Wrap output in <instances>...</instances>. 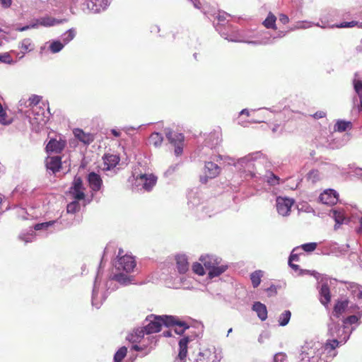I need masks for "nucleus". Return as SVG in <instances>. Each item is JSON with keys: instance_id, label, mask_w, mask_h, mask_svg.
<instances>
[{"instance_id": "obj_1", "label": "nucleus", "mask_w": 362, "mask_h": 362, "mask_svg": "<svg viewBox=\"0 0 362 362\" xmlns=\"http://www.w3.org/2000/svg\"><path fill=\"white\" fill-rule=\"evenodd\" d=\"M337 343L335 341L325 342H305L300 349L298 356V362H331L337 356L336 348Z\"/></svg>"}, {"instance_id": "obj_2", "label": "nucleus", "mask_w": 362, "mask_h": 362, "mask_svg": "<svg viewBox=\"0 0 362 362\" xmlns=\"http://www.w3.org/2000/svg\"><path fill=\"white\" fill-rule=\"evenodd\" d=\"M123 250L119 249L117 259L115 263L116 272L112 279L107 281L105 284L107 291L108 290H115V287L111 288V286L115 281L122 286H127L133 284L134 277L130 274L134 272V269L136 267V261L131 255H123Z\"/></svg>"}, {"instance_id": "obj_3", "label": "nucleus", "mask_w": 362, "mask_h": 362, "mask_svg": "<svg viewBox=\"0 0 362 362\" xmlns=\"http://www.w3.org/2000/svg\"><path fill=\"white\" fill-rule=\"evenodd\" d=\"M262 156V154L260 152L250 153L237 160L234 159L233 165L243 175L245 179H252L256 182L260 181L262 174L258 172L257 164Z\"/></svg>"}, {"instance_id": "obj_4", "label": "nucleus", "mask_w": 362, "mask_h": 362, "mask_svg": "<svg viewBox=\"0 0 362 362\" xmlns=\"http://www.w3.org/2000/svg\"><path fill=\"white\" fill-rule=\"evenodd\" d=\"M327 327V334L329 337H333V339H327L326 342L335 341L337 343V347L339 345L344 344L350 338L352 332L355 329V327H352L348 332L346 331L347 327L344 325V324L340 325L339 322L334 319L333 317H329Z\"/></svg>"}, {"instance_id": "obj_5", "label": "nucleus", "mask_w": 362, "mask_h": 362, "mask_svg": "<svg viewBox=\"0 0 362 362\" xmlns=\"http://www.w3.org/2000/svg\"><path fill=\"white\" fill-rule=\"evenodd\" d=\"M146 321L148 324L144 326L145 332L146 334H151L160 332L163 325L169 327V325L173 322V316L151 315L147 317Z\"/></svg>"}, {"instance_id": "obj_6", "label": "nucleus", "mask_w": 362, "mask_h": 362, "mask_svg": "<svg viewBox=\"0 0 362 362\" xmlns=\"http://www.w3.org/2000/svg\"><path fill=\"white\" fill-rule=\"evenodd\" d=\"M200 9L210 21H213L216 29L217 26L226 28V25L229 24L227 18L230 17V15L227 13L216 11L215 8H211L207 4H204Z\"/></svg>"}, {"instance_id": "obj_7", "label": "nucleus", "mask_w": 362, "mask_h": 362, "mask_svg": "<svg viewBox=\"0 0 362 362\" xmlns=\"http://www.w3.org/2000/svg\"><path fill=\"white\" fill-rule=\"evenodd\" d=\"M112 0H76L77 5L84 13H97L105 11Z\"/></svg>"}, {"instance_id": "obj_8", "label": "nucleus", "mask_w": 362, "mask_h": 362, "mask_svg": "<svg viewBox=\"0 0 362 362\" xmlns=\"http://www.w3.org/2000/svg\"><path fill=\"white\" fill-rule=\"evenodd\" d=\"M45 106L33 105V107L24 112V115L28 118L30 124L35 126H42L46 123Z\"/></svg>"}, {"instance_id": "obj_9", "label": "nucleus", "mask_w": 362, "mask_h": 362, "mask_svg": "<svg viewBox=\"0 0 362 362\" xmlns=\"http://www.w3.org/2000/svg\"><path fill=\"white\" fill-rule=\"evenodd\" d=\"M104 288L101 287V278L98 270L95 278L92 293V305L96 308H99L107 297V292L104 291Z\"/></svg>"}, {"instance_id": "obj_10", "label": "nucleus", "mask_w": 362, "mask_h": 362, "mask_svg": "<svg viewBox=\"0 0 362 362\" xmlns=\"http://www.w3.org/2000/svg\"><path fill=\"white\" fill-rule=\"evenodd\" d=\"M133 177L135 178V185L136 187L141 186V189L146 192L151 191L157 181V177L152 174L136 175V173H134Z\"/></svg>"}, {"instance_id": "obj_11", "label": "nucleus", "mask_w": 362, "mask_h": 362, "mask_svg": "<svg viewBox=\"0 0 362 362\" xmlns=\"http://www.w3.org/2000/svg\"><path fill=\"white\" fill-rule=\"evenodd\" d=\"M221 167L213 161H206L203 175L200 177L202 183H206L209 179L216 177L221 173Z\"/></svg>"}, {"instance_id": "obj_12", "label": "nucleus", "mask_w": 362, "mask_h": 362, "mask_svg": "<svg viewBox=\"0 0 362 362\" xmlns=\"http://www.w3.org/2000/svg\"><path fill=\"white\" fill-rule=\"evenodd\" d=\"M352 83L355 93L352 99L354 107L357 108L358 112H362V81L358 73H355Z\"/></svg>"}, {"instance_id": "obj_13", "label": "nucleus", "mask_w": 362, "mask_h": 362, "mask_svg": "<svg viewBox=\"0 0 362 362\" xmlns=\"http://www.w3.org/2000/svg\"><path fill=\"white\" fill-rule=\"evenodd\" d=\"M329 216L335 221L334 230H337L340 225L349 222V214L347 207L333 209L330 211Z\"/></svg>"}, {"instance_id": "obj_14", "label": "nucleus", "mask_w": 362, "mask_h": 362, "mask_svg": "<svg viewBox=\"0 0 362 362\" xmlns=\"http://www.w3.org/2000/svg\"><path fill=\"white\" fill-rule=\"evenodd\" d=\"M358 306L356 305H351L349 306V301L347 299L338 300L333 309V311L330 317H333L334 319L337 320L341 317V315L346 312H352L355 309H358Z\"/></svg>"}, {"instance_id": "obj_15", "label": "nucleus", "mask_w": 362, "mask_h": 362, "mask_svg": "<svg viewBox=\"0 0 362 362\" xmlns=\"http://www.w3.org/2000/svg\"><path fill=\"white\" fill-rule=\"evenodd\" d=\"M85 187L82 179L80 177H75L71 187L69 194L76 200H83L85 199Z\"/></svg>"}, {"instance_id": "obj_16", "label": "nucleus", "mask_w": 362, "mask_h": 362, "mask_svg": "<svg viewBox=\"0 0 362 362\" xmlns=\"http://www.w3.org/2000/svg\"><path fill=\"white\" fill-rule=\"evenodd\" d=\"M293 204L294 200L293 199L283 197H277L276 206L279 214L282 216H288Z\"/></svg>"}, {"instance_id": "obj_17", "label": "nucleus", "mask_w": 362, "mask_h": 362, "mask_svg": "<svg viewBox=\"0 0 362 362\" xmlns=\"http://www.w3.org/2000/svg\"><path fill=\"white\" fill-rule=\"evenodd\" d=\"M232 37H229V42H244L247 44H252V45H262V44H267V42H262L259 41H252L249 40L250 38L252 37L253 36L248 34V32L245 30H239L238 29V32L236 34H233L231 35Z\"/></svg>"}, {"instance_id": "obj_18", "label": "nucleus", "mask_w": 362, "mask_h": 362, "mask_svg": "<svg viewBox=\"0 0 362 362\" xmlns=\"http://www.w3.org/2000/svg\"><path fill=\"white\" fill-rule=\"evenodd\" d=\"M66 141L59 136V139H51L46 146V150L49 153H59L65 148Z\"/></svg>"}, {"instance_id": "obj_19", "label": "nucleus", "mask_w": 362, "mask_h": 362, "mask_svg": "<svg viewBox=\"0 0 362 362\" xmlns=\"http://www.w3.org/2000/svg\"><path fill=\"white\" fill-rule=\"evenodd\" d=\"M339 194L338 193L332 189H326L319 197L320 202L327 205H333L338 202Z\"/></svg>"}, {"instance_id": "obj_20", "label": "nucleus", "mask_w": 362, "mask_h": 362, "mask_svg": "<svg viewBox=\"0 0 362 362\" xmlns=\"http://www.w3.org/2000/svg\"><path fill=\"white\" fill-rule=\"evenodd\" d=\"M187 205L189 209H194L202 204V193L197 189H191L187 194Z\"/></svg>"}, {"instance_id": "obj_21", "label": "nucleus", "mask_w": 362, "mask_h": 362, "mask_svg": "<svg viewBox=\"0 0 362 362\" xmlns=\"http://www.w3.org/2000/svg\"><path fill=\"white\" fill-rule=\"evenodd\" d=\"M35 23L37 24V28H39V26H43V27H52L57 25L62 24L64 22H66V19H58L55 18L51 16H43L40 17L39 18H37L35 20Z\"/></svg>"}, {"instance_id": "obj_22", "label": "nucleus", "mask_w": 362, "mask_h": 362, "mask_svg": "<svg viewBox=\"0 0 362 362\" xmlns=\"http://www.w3.org/2000/svg\"><path fill=\"white\" fill-rule=\"evenodd\" d=\"M220 358L216 355V349H206L200 352L196 359V362H218Z\"/></svg>"}, {"instance_id": "obj_23", "label": "nucleus", "mask_w": 362, "mask_h": 362, "mask_svg": "<svg viewBox=\"0 0 362 362\" xmlns=\"http://www.w3.org/2000/svg\"><path fill=\"white\" fill-rule=\"evenodd\" d=\"M199 260L208 272L221 262L220 257L213 255H202L200 257Z\"/></svg>"}, {"instance_id": "obj_24", "label": "nucleus", "mask_w": 362, "mask_h": 362, "mask_svg": "<svg viewBox=\"0 0 362 362\" xmlns=\"http://www.w3.org/2000/svg\"><path fill=\"white\" fill-rule=\"evenodd\" d=\"M87 180L92 191L98 192L100 189L103 181L98 174L91 172L88 175Z\"/></svg>"}, {"instance_id": "obj_25", "label": "nucleus", "mask_w": 362, "mask_h": 362, "mask_svg": "<svg viewBox=\"0 0 362 362\" xmlns=\"http://www.w3.org/2000/svg\"><path fill=\"white\" fill-rule=\"evenodd\" d=\"M222 141L221 133L218 130L211 132L205 140V144L211 148H215Z\"/></svg>"}, {"instance_id": "obj_26", "label": "nucleus", "mask_w": 362, "mask_h": 362, "mask_svg": "<svg viewBox=\"0 0 362 362\" xmlns=\"http://www.w3.org/2000/svg\"><path fill=\"white\" fill-rule=\"evenodd\" d=\"M46 167L47 170L53 173L59 171L62 167V159L60 156L48 157L46 160Z\"/></svg>"}, {"instance_id": "obj_27", "label": "nucleus", "mask_w": 362, "mask_h": 362, "mask_svg": "<svg viewBox=\"0 0 362 362\" xmlns=\"http://www.w3.org/2000/svg\"><path fill=\"white\" fill-rule=\"evenodd\" d=\"M177 269L179 273L185 274L189 269V262L186 255H177L175 257Z\"/></svg>"}, {"instance_id": "obj_28", "label": "nucleus", "mask_w": 362, "mask_h": 362, "mask_svg": "<svg viewBox=\"0 0 362 362\" xmlns=\"http://www.w3.org/2000/svg\"><path fill=\"white\" fill-rule=\"evenodd\" d=\"M165 135L169 142L173 146L181 144L184 141L185 137L181 133H177L170 129H166Z\"/></svg>"}, {"instance_id": "obj_29", "label": "nucleus", "mask_w": 362, "mask_h": 362, "mask_svg": "<svg viewBox=\"0 0 362 362\" xmlns=\"http://www.w3.org/2000/svg\"><path fill=\"white\" fill-rule=\"evenodd\" d=\"M188 337H183L179 341V354L177 362H185L187 354Z\"/></svg>"}, {"instance_id": "obj_30", "label": "nucleus", "mask_w": 362, "mask_h": 362, "mask_svg": "<svg viewBox=\"0 0 362 362\" xmlns=\"http://www.w3.org/2000/svg\"><path fill=\"white\" fill-rule=\"evenodd\" d=\"M216 30L219 33L221 36L224 39L229 41V37H232L233 34H236L238 32V28L233 27L232 25L228 24L226 25V28H222L221 26H217Z\"/></svg>"}, {"instance_id": "obj_31", "label": "nucleus", "mask_w": 362, "mask_h": 362, "mask_svg": "<svg viewBox=\"0 0 362 362\" xmlns=\"http://www.w3.org/2000/svg\"><path fill=\"white\" fill-rule=\"evenodd\" d=\"M105 169L107 170H110L112 168L116 167V165L119 163L120 158L117 155L114 154H107L105 155L103 157Z\"/></svg>"}, {"instance_id": "obj_32", "label": "nucleus", "mask_w": 362, "mask_h": 362, "mask_svg": "<svg viewBox=\"0 0 362 362\" xmlns=\"http://www.w3.org/2000/svg\"><path fill=\"white\" fill-rule=\"evenodd\" d=\"M252 310L255 311L260 320L264 321L267 318V309L264 304L260 302H255L252 305Z\"/></svg>"}, {"instance_id": "obj_33", "label": "nucleus", "mask_w": 362, "mask_h": 362, "mask_svg": "<svg viewBox=\"0 0 362 362\" xmlns=\"http://www.w3.org/2000/svg\"><path fill=\"white\" fill-rule=\"evenodd\" d=\"M319 293L321 303L325 306H327L331 300V295L328 285L327 284H322Z\"/></svg>"}, {"instance_id": "obj_34", "label": "nucleus", "mask_w": 362, "mask_h": 362, "mask_svg": "<svg viewBox=\"0 0 362 362\" xmlns=\"http://www.w3.org/2000/svg\"><path fill=\"white\" fill-rule=\"evenodd\" d=\"M74 134L80 141L85 144H90L94 139L91 134L86 133L80 129H75Z\"/></svg>"}, {"instance_id": "obj_35", "label": "nucleus", "mask_w": 362, "mask_h": 362, "mask_svg": "<svg viewBox=\"0 0 362 362\" xmlns=\"http://www.w3.org/2000/svg\"><path fill=\"white\" fill-rule=\"evenodd\" d=\"M346 287L354 297H356L358 299L362 298V288L360 285L354 282H348L346 284Z\"/></svg>"}, {"instance_id": "obj_36", "label": "nucleus", "mask_w": 362, "mask_h": 362, "mask_svg": "<svg viewBox=\"0 0 362 362\" xmlns=\"http://www.w3.org/2000/svg\"><path fill=\"white\" fill-rule=\"evenodd\" d=\"M18 48L23 53H28L35 49V45L30 38H25L19 42Z\"/></svg>"}, {"instance_id": "obj_37", "label": "nucleus", "mask_w": 362, "mask_h": 362, "mask_svg": "<svg viewBox=\"0 0 362 362\" xmlns=\"http://www.w3.org/2000/svg\"><path fill=\"white\" fill-rule=\"evenodd\" d=\"M170 326H175V332L180 335L182 334L185 331L189 328L185 322L180 321L175 317H173V322L169 325V327Z\"/></svg>"}, {"instance_id": "obj_38", "label": "nucleus", "mask_w": 362, "mask_h": 362, "mask_svg": "<svg viewBox=\"0 0 362 362\" xmlns=\"http://www.w3.org/2000/svg\"><path fill=\"white\" fill-rule=\"evenodd\" d=\"M228 266L226 264H223L221 262L219 264H217L208 272V276L210 279L217 277L225 272Z\"/></svg>"}, {"instance_id": "obj_39", "label": "nucleus", "mask_w": 362, "mask_h": 362, "mask_svg": "<svg viewBox=\"0 0 362 362\" xmlns=\"http://www.w3.org/2000/svg\"><path fill=\"white\" fill-rule=\"evenodd\" d=\"M46 45H48V49L52 54L59 52L63 49L64 46L62 45L59 40H54L46 42Z\"/></svg>"}, {"instance_id": "obj_40", "label": "nucleus", "mask_w": 362, "mask_h": 362, "mask_svg": "<svg viewBox=\"0 0 362 362\" xmlns=\"http://www.w3.org/2000/svg\"><path fill=\"white\" fill-rule=\"evenodd\" d=\"M76 36V30L74 28H70L64 33L60 37V41L65 47L69 44Z\"/></svg>"}, {"instance_id": "obj_41", "label": "nucleus", "mask_w": 362, "mask_h": 362, "mask_svg": "<svg viewBox=\"0 0 362 362\" xmlns=\"http://www.w3.org/2000/svg\"><path fill=\"white\" fill-rule=\"evenodd\" d=\"M264 272L262 270H256L250 274V280L254 288H257L261 283Z\"/></svg>"}, {"instance_id": "obj_42", "label": "nucleus", "mask_w": 362, "mask_h": 362, "mask_svg": "<svg viewBox=\"0 0 362 362\" xmlns=\"http://www.w3.org/2000/svg\"><path fill=\"white\" fill-rule=\"evenodd\" d=\"M19 239L23 241L25 243H28L33 242L35 238V233L33 230V228H30L28 232L25 233L22 232L20 233L18 236Z\"/></svg>"}, {"instance_id": "obj_43", "label": "nucleus", "mask_w": 362, "mask_h": 362, "mask_svg": "<svg viewBox=\"0 0 362 362\" xmlns=\"http://www.w3.org/2000/svg\"><path fill=\"white\" fill-rule=\"evenodd\" d=\"M260 180L266 181L269 185L275 186L279 184V177L274 173L269 172L267 175L262 176Z\"/></svg>"}, {"instance_id": "obj_44", "label": "nucleus", "mask_w": 362, "mask_h": 362, "mask_svg": "<svg viewBox=\"0 0 362 362\" xmlns=\"http://www.w3.org/2000/svg\"><path fill=\"white\" fill-rule=\"evenodd\" d=\"M352 127L351 122L344 120H338L334 125V129L336 132H343Z\"/></svg>"}, {"instance_id": "obj_45", "label": "nucleus", "mask_w": 362, "mask_h": 362, "mask_svg": "<svg viewBox=\"0 0 362 362\" xmlns=\"http://www.w3.org/2000/svg\"><path fill=\"white\" fill-rule=\"evenodd\" d=\"M163 140V137L161 134L158 132H153L149 137V143L156 147H158L161 145Z\"/></svg>"}, {"instance_id": "obj_46", "label": "nucleus", "mask_w": 362, "mask_h": 362, "mask_svg": "<svg viewBox=\"0 0 362 362\" xmlns=\"http://www.w3.org/2000/svg\"><path fill=\"white\" fill-rule=\"evenodd\" d=\"M41 97L37 95H33L29 98L27 101L24 102V105L25 107L30 108L33 107V105H43L45 106V104H40Z\"/></svg>"}, {"instance_id": "obj_47", "label": "nucleus", "mask_w": 362, "mask_h": 362, "mask_svg": "<svg viewBox=\"0 0 362 362\" xmlns=\"http://www.w3.org/2000/svg\"><path fill=\"white\" fill-rule=\"evenodd\" d=\"M209 161H213L214 163H219L220 161H223L225 163H227L229 165H233V163L234 161V158H232L227 156H222V155H214L210 158Z\"/></svg>"}, {"instance_id": "obj_48", "label": "nucleus", "mask_w": 362, "mask_h": 362, "mask_svg": "<svg viewBox=\"0 0 362 362\" xmlns=\"http://www.w3.org/2000/svg\"><path fill=\"white\" fill-rule=\"evenodd\" d=\"M145 334V327L138 328L134 330V334H132L130 337H128V339L129 341H132L133 342H136L139 341L141 338L144 337Z\"/></svg>"}, {"instance_id": "obj_49", "label": "nucleus", "mask_w": 362, "mask_h": 362, "mask_svg": "<svg viewBox=\"0 0 362 362\" xmlns=\"http://www.w3.org/2000/svg\"><path fill=\"white\" fill-rule=\"evenodd\" d=\"M291 313L289 310H284L279 317V325L280 326H286L290 321Z\"/></svg>"}, {"instance_id": "obj_50", "label": "nucleus", "mask_w": 362, "mask_h": 362, "mask_svg": "<svg viewBox=\"0 0 362 362\" xmlns=\"http://www.w3.org/2000/svg\"><path fill=\"white\" fill-rule=\"evenodd\" d=\"M276 21V16L273 13H269L268 14L267 18L264 21L263 25L267 28L276 29V23H275Z\"/></svg>"}, {"instance_id": "obj_51", "label": "nucleus", "mask_w": 362, "mask_h": 362, "mask_svg": "<svg viewBox=\"0 0 362 362\" xmlns=\"http://www.w3.org/2000/svg\"><path fill=\"white\" fill-rule=\"evenodd\" d=\"M127 349L125 346L121 347L115 354L114 361L115 362H122V361L127 356Z\"/></svg>"}, {"instance_id": "obj_52", "label": "nucleus", "mask_w": 362, "mask_h": 362, "mask_svg": "<svg viewBox=\"0 0 362 362\" xmlns=\"http://www.w3.org/2000/svg\"><path fill=\"white\" fill-rule=\"evenodd\" d=\"M56 222L57 221H50L47 222L37 223L33 226V230L34 229L35 230H47L50 226H53Z\"/></svg>"}, {"instance_id": "obj_53", "label": "nucleus", "mask_w": 362, "mask_h": 362, "mask_svg": "<svg viewBox=\"0 0 362 362\" xmlns=\"http://www.w3.org/2000/svg\"><path fill=\"white\" fill-rule=\"evenodd\" d=\"M79 200L74 199V201L70 202L66 206V211L69 214H74L80 210L81 205L78 203Z\"/></svg>"}, {"instance_id": "obj_54", "label": "nucleus", "mask_w": 362, "mask_h": 362, "mask_svg": "<svg viewBox=\"0 0 362 362\" xmlns=\"http://www.w3.org/2000/svg\"><path fill=\"white\" fill-rule=\"evenodd\" d=\"M307 178L312 183H315L320 180V173L317 170H312L308 173Z\"/></svg>"}, {"instance_id": "obj_55", "label": "nucleus", "mask_w": 362, "mask_h": 362, "mask_svg": "<svg viewBox=\"0 0 362 362\" xmlns=\"http://www.w3.org/2000/svg\"><path fill=\"white\" fill-rule=\"evenodd\" d=\"M302 254L303 252L300 251V247L293 248L288 258L289 262H298L299 256Z\"/></svg>"}, {"instance_id": "obj_56", "label": "nucleus", "mask_w": 362, "mask_h": 362, "mask_svg": "<svg viewBox=\"0 0 362 362\" xmlns=\"http://www.w3.org/2000/svg\"><path fill=\"white\" fill-rule=\"evenodd\" d=\"M317 245L316 243H308L303 244L299 247H300V251L303 250L306 252H311L316 249Z\"/></svg>"}, {"instance_id": "obj_57", "label": "nucleus", "mask_w": 362, "mask_h": 362, "mask_svg": "<svg viewBox=\"0 0 362 362\" xmlns=\"http://www.w3.org/2000/svg\"><path fill=\"white\" fill-rule=\"evenodd\" d=\"M358 321H360V317H358V316L356 315H352L344 318L343 320V324L344 325L346 326V325H353L357 323Z\"/></svg>"}, {"instance_id": "obj_58", "label": "nucleus", "mask_w": 362, "mask_h": 362, "mask_svg": "<svg viewBox=\"0 0 362 362\" xmlns=\"http://www.w3.org/2000/svg\"><path fill=\"white\" fill-rule=\"evenodd\" d=\"M313 25L320 26L318 23L315 24L312 22L307 21H302L297 22V28H298L299 30L308 29V28H311Z\"/></svg>"}, {"instance_id": "obj_59", "label": "nucleus", "mask_w": 362, "mask_h": 362, "mask_svg": "<svg viewBox=\"0 0 362 362\" xmlns=\"http://www.w3.org/2000/svg\"><path fill=\"white\" fill-rule=\"evenodd\" d=\"M192 270L195 274L199 276H202L205 274L204 268L201 263H194L192 265Z\"/></svg>"}, {"instance_id": "obj_60", "label": "nucleus", "mask_w": 362, "mask_h": 362, "mask_svg": "<svg viewBox=\"0 0 362 362\" xmlns=\"http://www.w3.org/2000/svg\"><path fill=\"white\" fill-rule=\"evenodd\" d=\"M12 122V119L8 118L4 110L0 112V124L3 125H8Z\"/></svg>"}, {"instance_id": "obj_61", "label": "nucleus", "mask_w": 362, "mask_h": 362, "mask_svg": "<svg viewBox=\"0 0 362 362\" xmlns=\"http://www.w3.org/2000/svg\"><path fill=\"white\" fill-rule=\"evenodd\" d=\"M0 62L6 64H13L14 62L8 53L0 54Z\"/></svg>"}, {"instance_id": "obj_62", "label": "nucleus", "mask_w": 362, "mask_h": 362, "mask_svg": "<svg viewBox=\"0 0 362 362\" xmlns=\"http://www.w3.org/2000/svg\"><path fill=\"white\" fill-rule=\"evenodd\" d=\"M35 28H37V24L35 23V21H34L31 22L30 23H29L28 25L23 26V27L17 28L16 30L18 31H20V32H23V31H25V30H28L30 29H35Z\"/></svg>"}, {"instance_id": "obj_63", "label": "nucleus", "mask_w": 362, "mask_h": 362, "mask_svg": "<svg viewBox=\"0 0 362 362\" xmlns=\"http://www.w3.org/2000/svg\"><path fill=\"white\" fill-rule=\"evenodd\" d=\"M287 356L284 353H278L274 355V362H285L286 361Z\"/></svg>"}, {"instance_id": "obj_64", "label": "nucleus", "mask_w": 362, "mask_h": 362, "mask_svg": "<svg viewBox=\"0 0 362 362\" xmlns=\"http://www.w3.org/2000/svg\"><path fill=\"white\" fill-rule=\"evenodd\" d=\"M178 166H179L178 164H175V165H170L168 168V170L165 172V176H170L172 174H173L177 170Z\"/></svg>"}]
</instances>
